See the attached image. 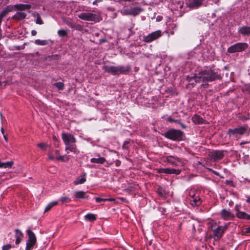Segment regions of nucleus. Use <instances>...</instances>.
<instances>
[{
    "label": "nucleus",
    "instance_id": "1",
    "mask_svg": "<svg viewBox=\"0 0 250 250\" xmlns=\"http://www.w3.org/2000/svg\"><path fill=\"white\" fill-rule=\"evenodd\" d=\"M62 138L65 145V151L69 150L76 155L80 153V151L77 148L76 145L74 144L76 140L74 135L69 133H62Z\"/></svg>",
    "mask_w": 250,
    "mask_h": 250
},
{
    "label": "nucleus",
    "instance_id": "2",
    "mask_svg": "<svg viewBox=\"0 0 250 250\" xmlns=\"http://www.w3.org/2000/svg\"><path fill=\"white\" fill-rule=\"evenodd\" d=\"M219 78V75L211 69L202 71L194 76L195 82L198 83L212 82Z\"/></svg>",
    "mask_w": 250,
    "mask_h": 250
},
{
    "label": "nucleus",
    "instance_id": "3",
    "mask_svg": "<svg viewBox=\"0 0 250 250\" xmlns=\"http://www.w3.org/2000/svg\"><path fill=\"white\" fill-rule=\"evenodd\" d=\"M104 69L105 72L114 75L126 74L130 70L129 66H104Z\"/></svg>",
    "mask_w": 250,
    "mask_h": 250
},
{
    "label": "nucleus",
    "instance_id": "4",
    "mask_svg": "<svg viewBox=\"0 0 250 250\" xmlns=\"http://www.w3.org/2000/svg\"><path fill=\"white\" fill-rule=\"evenodd\" d=\"M48 158L50 160H56L62 162H67L69 159L70 156L66 154L61 155L59 150H55L54 152L49 151L48 153Z\"/></svg>",
    "mask_w": 250,
    "mask_h": 250
},
{
    "label": "nucleus",
    "instance_id": "5",
    "mask_svg": "<svg viewBox=\"0 0 250 250\" xmlns=\"http://www.w3.org/2000/svg\"><path fill=\"white\" fill-rule=\"evenodd\" d=\"M250 132V128L247 125H245L237 128L229 129L228 131V134L229 136H233L236 137L238 135H243L245 133H248V134H249Z\"/></svg>",
    "mask_w": 250,
    "mask_h": 250
},
{
    "label": "nucleus",
    "instance_id": "6",
    "mask_svg": "<svg viewBox=\"0 0 250 250\" xmlns=\"http://www.w3.org/2000/svg\"><path fill=\"white\" fill-rule=\"evenodd\" d=\"M189 195L190 196L189 200L192 206H199L201 204L202 200L199 196V193L198 191L195 189H191L189 191Z\"/></svg>",
    "mask_w": 250,
    "mask_h": 250
},
{
    "label": "nucleus",
    "instance_id": "7",
    "mask_svg": "<svg viewBox=\"0 0 250 250\" xmlns=\"http://www.w3.org/2000/svg\"><path fill=\"white\" fill-rule=\"evenodd\" d=\"M28 239L25 250H32L37 243V238L34 233L30 229L27 230Z\"/></svg>",
    "mask_w": 250,
    "mask_h": 250
},
{
    "label": "nucleus",
    "instance_id": "8",
    "mask_svg": "<svg viewBox=\"0 0 250 250\" xmlns=\"http://www.w3.org/2000/svg\"><path fill=\"white\" fill-rule=\"evenodd\" d=\"M165 136L172 140L180 141L182 139L183 132L179 130L170 129L165 133Z\"/></svg>",
    "mask_w": 250,
    "mask_h": 250
},
{
    "label": "nucleus",
    "instance_id": "9",
    "mask_svg": "<svg viewBox=\"0 0 250 250\" xmlns=\"http://www.w3.org/2000/svg\"><path fill=\"white\" fill-rule=\"evenodd\" d=\"M78 16L80 19L86 21L97 22L100 21V16L92 13L83 12L79 14Z\"/></svg>",
    "mask_w": 250,
    "mask_h": 250
},
{
    "label": "nucleus",
    "instance_id": "10",
    "mask_svg": "<svg viewBox=\"0 0 250 250\" xmlns=\"http://www.w3.org/2000/svg\"><path fill=\"white\" fill-rule=\"evenodd\" d=\"M248 47V43L245 42H239L229 47L228 49V52L230 53L242 52Z\"/></svg>",
    "mask_w": 250,
    "mask_h": 250
},
{
    "label": "nucleus",
    "instance_id": "11",
    "mask_svg": "<svg viewBox=\"0 0 250 250\" xmlns=\"http://www.w3.org/2000/svg\"><path fill=\"white\" fill-rule=\"evenodd\" d=\"M214 226L212 227V230L213 231L214 236L217 239H220L223 235L225 231L228 228V225L225 226H219L216 228H214Z\"/></svg>",
    "mask_w": 250,
    "mask_h": 250
},
{
    "label": "nucleus",
    "instance_id": "12",
    "mask_svg": "<svg viewBox=\"0 0 250 250\" xmlns=\"http://www.w3.org/2000/svg\"><path fill=\"white\" fill-rule=\"evenodd\" d=\"M162 35V31L157 30L144 37L143 41L146 42H151L160 38Z\"/></svg>",
    "mask_w": 250,
    "mask_h": 250
},
{
    "label": "nucleus",
    "instance_id": "13",
    "mask_svg": "<svg viewBox=\"0 0 250 250\" xmlns=\"http://www.w3.org/2000/svg\"><path fill=\"white\" fill-rule=\"evenodd\" d=\"M142 11V9L139 7H131L123 10V13L126 15L136 16Z\"/></svg>",
    "mask_w": 250,
    "mask_h": 250
},
{
    "label": "nucleus",
    "instance_id": "14",
    "mask_svg": "<svg viewBox=\"0 0 250 250\" xmlns=\"http://www.w3.org/2000/svg\"><path fill=\"white\" fill-rule=\"evenodd\" d=\"M209 156L211 160L214 161H218L223 158L224 157V154L223 151L214 150L212 151Z\"/></svg>",
    "mask_w": 250,
    "mask_h": 250
},
{
    "label": "nucleus",
    "instance_id": "15",
    "mask_svg": "<svg viewBox=\"0 0 250 250\" xmlns=\"http://www.w3.org/2000/svg\"><path fill=\"white\" fill-rule=\"evenodd\" d=\"M166 161L170 164L179 166L182 165V162L181 160L178 157H176L173 156H168L166 158Z\"/></svg>",
    "mask_w": 250,
    "mask_h": 250
},
{
    "label": "nucleus",
    "instance_id": "16",
    "mask_svg": "<svg viewBox=\"0 0 250 250\" xmlns=\"http://www.w3.org/2000/svg\"><path fill=\"white\" fill-rule=\"evenodd\" d=\"M221 217L225 220H233L235 216L231 212L224 209L221 212Z\"/></svg>",
    "mask_w": 250,
    "mask_h": 250
},
{
    "label": "nucleus",
    "instance_id": "17",
    "mask_svg": "<svg viewBox=\"0 0 250 250\" xmlns=\"http://www.w3.org/2000/svg\"><path fill=\"white\" fill-rule=\"evenodd\" d=\"M234 209L237 211L236 216L237 218L239 219H245L247 220H250V215L243 211H239L238 206H235Z\"/></svg>",
    "mask_w": 250,
    "mask_h": 250
},
{
    "label": "nucleus",
    "instance_id": "18",
    "mask_svg": "<svg viewBox=\"0 0 250 250\" xmlns=\"http://www.w3.org/2000/svg\"><path fill=\"white\" fill-rule=\"evenodd\" d=\"M74 197L76 201L80 199H87L88 197L86 195V192L83 191H75L74 193Z\"/></svg>",
    "mask_w": 250,
    "mask_h": 250
},
{
    "label": "nucleus",
    "instance_id": "19",
    "mask_svg": "<svg viewBox=\"0 0 250 250\" xmlns=\"http://www.w3.org/2000/svg\"><path fill=\"white\" fill-rule=\"evenodd\" d=\"M15 232L16 238L15 243L16 245H19L23 239V234L22 232L19 229H16L15 230Z\"/></svg>",
    "mask_w": 250,
    "mask_h": 250
},
{
    "label": "nucleus",
    "instance_id": "20",
    "mask_svg": "<svg viewBox=\"0 0 250 250\" xmlns=\"http://www.w3.org/2000/svg\"><path fill=\"white\" fill-rule=\"evenodd\" d=\"M238 33L243 36H250V27L243 26L239 28Z\"/></svg>",
    "mask_w": 250,
    "mask_h": 250
},
{
    "label": "nucleus",
    "instance_id": "21",
    "mask_svg": "<svg viewBox=\"0 0 250 250\" xmlns=\"http://www.w3.org/2000/svg\"><path fill=\"white\" fill-rule=\"evenodd\" d=\"M203 0H188V5L190 7H198L201 5Z\"/></svg>",
    "mask_w": 250,
    "mask_h": 250
},
{
    "label": "nucleus",
    "instance_id": "22",
    "mask_svg": "<svg viewBox=\"0 0 250 250\" xmlns=\"http://www.w3.org/2000/svg\"><path fill=\"white\" fill-rule=\"evenodd\" d=\"M192 121L195 124H203L205 123V120H204L201 117L196 114L194 115L192 117Z\"/></svg>",
    "mask_w": 250,
    "mask_h": 250
},
{
    "label": "nucleus",
    "instance_id": "23",
    "mask_svg": "<svg viewBox=\"0 0 250 250\" xmlns=\"http://www.w3.org/2000/svg\"><path fill=\"white\" fill-rule=\"evenodd\" d=\"M85 176L86 174L84 173L81 176L77 178L76 180L74 181L73 184L75 185L83 184L86 181Z\"/></svg>",
    "mask_w": 250,
    "mask_h": 250
},
{
    "label": "nucleus",
    "instance_id": "24",
    "mask_svg": "<svg viewBox=\"0 0 250 250\" xmlns=\"http://www.w3.org/2000/svg\"><path fill=\"white\" fill-rule=\"evenodd\" d=\"M14 7L19 10H25L30 9L31 6L29 4H17Z\"/></svg>",
    "mask_w": 250,
    "mask_h": 250
},
{
    "label": "nucleus",
    "instance_id": "25",
    "mask_svg": "<svg viewBox=\"0 0 250 250\" xmlns=\"http://www.w3.org/2000/svg\"><path fill=\"white\" fill-rule=\"evenodd\" d=\"M181 172V170L175 168H166L165 170V173L168 174H174L176 175H179Z\"/></svg>",
    "mask_w": 250,
    "mask_h": 250
},
{
    "label": "nucleus",
    "instance_id": "26",
    "mask_svg": "<svg viewBox=\"0 0 250 250\" xmlns=\"http://www.w3.org/2000/svg\"><path fill=\"white\" fill-rule=\"evenodd\" d=\"M26 14L22 12H17L14 16V18L18 20H20L25 18Z\"/></svg>",
    "mask_w": 250,
    "mask_h": 250
},
{
    "label": "nucleus",
    "instance_id": "27",
    "mask_svg": "<svg viewBox=\"0 0 250 250\" xmlns=\"http://www.w3.org/2000/svg\"><path fill=\"white\" fill-rule=\"evenodd\" d=\"M90 161L92 163L103 164L105 162V159L104 157H99L98 158H93L91 159Z\"/></svg>",
    "mask_w": 250,
    "mask_h": 250
},
{
    "label": "nucleus",
    "instance_id": "28",
    "mask_svg": "<svg viewBox=\"0 0 250 250\" xmlns=\"http://www.w3.org/2000/svg\"><path fill=\"white\" fill-rule=\"evenodd\" d=\"M58 204V201H53L49 203L44 209V212L49 211L51 209Z\"/></svg>",
    "mask_w": 250,
    "mask_h": 250
},
{
    "label": "nucleus",
    "instance_id": "29",
    "mask_svg": "<svg viewBox=\"0 0 250 250\" xmlns=\"http://www.w3.org/2000/svg\"><path fill=\"white\" fill-rule=\"evenodd\" d=\"M84 218L85 220L92 222L96 219L95 215L92 213H88L85 215Z\"/></svg>",
    "mask_w": 250,
    "mask_h": 250
},
{
    "label": "nucleus",
    "instance_id": "30",
    "mask_svg": "<svg viewBox=\"0 0 250 250\" xmlns=\"http://www.w3.org/2000/svg\"><path fill=\"white\" fill-rule=\"evenodd\" d=\"M60 201L62 204L68 203L71 202V199L68 196H62L60 198Z\"/></svg>",
    "mask_w": 250,
    "mask_h": 250
},
{
    "label": "nucleus",
    "instance_id": "31",
    "mask_svg": "<svg viewBox=\"0 0 250 250\" xmlns=\"http://www.w3.org/2000/svg\"><path fill=\"white\" fill-rule=\"evenodd\" d=\"M35 43L39 45H45L48 43V42L46 40H41L38 39L35 40Z\"/></svg>",
    "mask_w": 250,
    "mask_h": 250
},
{
    "label": "nucleus",
    "instance_id": "32",
    "mask_svg": "<svg viewBox=\"0 0 250 250\" xmlns=\"http://www.w3.org/2000/svg\"><path fill=\"white\" fill-rule=\"evenodd\" d=\"M13 165V162H7L6 163H3V165L2 166V168H11Z\"/></svg>",
    "mask_w": 250,
    "mask_h": 250
},
{
    "label": "nucleus",
    "instance_id": "33",
    "mask_svg": "<svg viewBox=\"0 0 250 250\" xmlns=\"http://www.w3.org/2000/svg\"><path fill=\"white\" fill-rule=\"evenodd\" d=\"M37 146L42 150H46V148L48 146V145L46 143H41L37 145Z\"/></svg>",
    "mask_w": 250,
    "mask_h": 250
},
{
    "label": "nucleus",
    "instance_id": "34",
    "mask_svg": "<svg viewBox=\"0 0 250 250\" xmlns=\"http://www.w3.org/2000/svg\"><path fill=\"white\" fill-rule=\"evenodd\" d=\"M54 85L59 90H62L64 88V84L62 82H58L54 83Z\"/></svg>",
    "mask_w": 250,
    "mask_h": 250
},
{
    "label": "nucleus",
    "instance_id": "35",
    "mask_svg": "<svg viewBox=\"0 0 250 250\" xmlns=\"http://www.w3.org/2000/svg\"><path fill=\"white\" fill-rule=\"evenodd\" d=\"M243 234H247L250 233V227H244L242 229Z\"/></svg>",
    "mask_w": 250,
    "mask_h": 250
},
{
    "label": "nucleus",
    "instance_id": "36",
    "mask_svg": "<svg viewBox=\"0 0 250 250\" xmlns=\"http://www.w3.org/2000/svg\"><path fill=\"white\" fill-rule=\"evenodd\" d=\"M58 34L61 37H64L67 35V32L65 30H59L58 31Z\"/></svg>",
    "mask_w": 250,
    "mask_h": 250
},
{
    "label": "nucleus",
    "instance_id": "37",
    "mask_svg": "<svg viewBox=\"0 0 250 250\" xmlns=\"http://www.w3.org/2000/svg\"><path fill=\"white\" fill-rule=\"evenodd\" d=\"M36 23L37 24H43L42 20L41 17L39 15H38L37 20H36Z\"/></svg>",
    "mask_w": 250,
    "mask_h": 250
},
{
    "label": "nucleus",
    "instance_id": "38",
    "mask_svg": "<svg viewBox=\"0 0 250 250\" xmlns=\"http://www.w3.org/2000/svg\"><path fill=\"white\" fill-rule=\"evenodd\" d=\"M12 248L11 244H7L4 245L2 248V250H9Z\"/></svg>",
    "mask_w": 250,
    "mask_h": 250
},
{
    "label": "nucleus",
    "instance_id": "39",
    "mask_svg": "<svg viewBox=\"0 0 250 250\" xmlns=\"http://www.w3.org/2000/svg\"><path fill=\"white\" fill-rule=\"evenodd\" d=\"M95 200L97 203H100L101 202L106 201L105 198H101L100 197H96V198H95Z\"/></svg>",
    "mask_w": 250,
    "mask_h": 250
},
{
    "label": "nucleus",
    "instance_id": "40",
    "mask_svg": "<svg viewBox=\"0 0 250 250\" xmlns=\"http://www.w3.org/2000/svg\"><path fill=\"white\" fill-rule=\"evenodd\" d=\"M156 172L158 173H165L166 168H161L156 169Z\"/></svg>",
    "mask_w": 250,
    "mask_h": 250
},
{
    "label": "nucleus",
    "instance_id": "41",
    "mask_svg": "<svg viewBox=\"0 0 250 250\" xmlns=\"http://www.w3.org/2000/svg\"><path fill=\"white\" fill-rule=\"evenodd\" d=\"M167 121H169V122H175V123H177L178 122V121L177 120H174L172 118V117H169L168 118H167Z\"/></svg>",
    "mask_w": 250,
    "mask_h": 250
},
{
    "label": "nucleus",
    "instance_id": "42",
    "mask_svg": "<svg viewBox=\"0 0 250 250\" xmlns=\"http://www.w3.org/2000/svg\"><path fill=\"white\" fill-rule=\"evenodd\" d=\"M37 31L35 30H33L31 31V35L33 36H36L37 35Z\"/></svg>",
    "mask_w": 250,
    "mask_h": 250
},
{
    "label": "nucleus",
    "instance_id": "43",
    "mask_svg": "<svg viewBox=\"0 0 250 250\" xmlns=\"http://www.w3.org/2000/svg\"><path fill=\"white\" fill-rule=\"evenodd\" d=\"M106 201H115V199L114 198H105Z\"/></svg>",
    "mask_w": 250,
    "mask_h": 250
},
{
    "label": "nucleus",
    "instance_id": "44",
    "mask_svg": "<svg viewBox=\"0 0 250 250\" xmlns=\"http://www.w3.org/2000/svg\"><path fill=\"white\" fill-rule=\"evenodd\" d=\"M1 131L2 133L4 135V129L2 127L1 128Z\"/></svg>",
    "mask_w": 250,
    "mask_h": 250
},
{
    "label": "nucleus",
    "instance_id": "45",
    "mask_svg": "<svg viewBox=\"0 0 250 250\" xmlns=\"http://www.w3.org/2000/svg\"><path fill=\"white\" fill-rule=\"evenodd\" d=\"M3 165V163H2L0 161V168H2V166Z\"/></svg>",
    "mask_w": 250,
    "mask_h": 250
},
{
    "label": "nucleus",
    "instance_id": "46",
    "mask_svg": "<svg viewBox=\"0 0 250 250\" xmlns=\"http://www.w3.org/2000/svg\"><path fill=\"white\" fill-rule=\"evenodd\" d=\"M53 140H54V141H58V140H57V138H56L55 136H54V137H53Z\"/></svg>",
    "mask_w": 250,
    "mask_h": 250
},
{
    "label": "nucleus",
    "instance_id": "47",
    "mask_svg": "<svg viewBox=\"0 0 250 250\" xmlns=\"http://www.w3.org/2000/svg\"><path fill=\"white\" fill-rule=\"evenodd\" d=\"M4 138L6 141H7V137L6 136L4 135Z\"/></svg>",
    "mask_w": 250,
    "mask_h": 250
}]
</instances>
